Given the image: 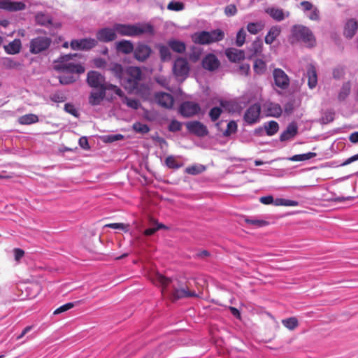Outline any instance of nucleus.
Instances as JSON below:
<instances>
[{
	"label": "nucleus",
	"mask_w": 358,
	"mask_h": 358,
	"mask_svg": "<svg viewBox=\"0 0 358 358\" xmlns=\"http://www.w3.org/2000/svg\"><path fill=\"white\" fill-rule=\"evenodd\" d=\"M152 280L154 284L162 287V294L171 300L197 296L195 292L188 289L184 280L168 278L161 273H157L152 277Z\"/></svg>",
	"instance_id": "1"
},
{
	"label": "nucleus",
	"mask_w": 358,
	"mask_h": 358,
	"mask_svg": "<svg viewBox=\"0 0 358 358\" xmlns=\"http://www.w3.org/2000/svg\"><path fill=\"white\" fill-rule=\"evenodd\" d=\"M86 81L88 85L94 89L106 88L118 96H122V91L120 87L106 82L105 76L96 71H89L87 75Z\"/></svg>",
	"instance_id": "2"
},
{
	"label": "nucleus",
	"mask_w": 358,
	"mask_h": 358,
	"mask_svg": "<svg viewBox=\"0 0 358 358\" xmlns=\"http://www.w3.org/2000/svg\"><path fill=\"white\" fill-rule=\"evenodd\" d=\"M116 32L121 36H138L143 34H151L153 31L152 27L148 23L115 24Z\"/></svg>",
	"instance_id": "3"
},
{
	"label": "nucleus",
	"mask_w": 358,
	"mask_h": 358,
	"mask_svg": "<svg viewBox=\"0 0 358 358\" xmlns=\"http://www.w3.org/2000/svg\"><path fill=\"white\" fill-rule=\"evenodd\" d=\"M141 80L142 72L140 68L129 66L125 69V75L122 77L120 84L129 92H138Z\"/></svg>",
	"instance_id": "4"
},
{
	"label": "nucleus",
	"mask_w": 358,
	"mask_h": 358,
	"mask_svg": "<svg viewBox=\"0 0 358 358\" xmlns=\"http://www.w3.org/2000/svg\"><path fill=\"white\" fill-rule=\"evenodd\" d=\"M78 54H69L61 56L55 65V69L58 71H62L70 73L81 74L85 72L84 66L79 64L72 62V58L76 57Z\"/></svg>",
	"instance_id": "5"
},
{
	"label": "nucleus",
	"mask_w": 358,
	"mask_h": 358,
	"mask_svg": "<svg viewBox=\"0 0 358 358\" xmlns=\"http://www.w3.org/2000/svg\"><path fill=\"white\" fill-rule=\"evenodd\" d=\"M224 37V33L220 29L210 31H201L192 35V40L195 43L207 45L222 41Z\"/></svg>",
	"instance_id": "6"
},
{
	"label": "nucleus",
	"mask_w": 358,
	"mask_h": 358,
	"mask_svg": "<svg viewBox=\"0 0 358 358\" xmlns=\"http://www.w3.org/2000/svg\"><path fill=\"white\" fill-rule=\"evenodd\" d=\"M292 35L297 41H302L308 47L315 45V38L309 28L303 25H295L292 28Z\"/></svg>",
	"instance_id": "7"
},
{
	"label": "nucleus",
	"mask_w": 358,
	"mask_h": 358,
	"mask_svg": "<svg viewBox=\"0 0 358 358\" xmlns=\"http://www.w3.org/2000/svg\"><path fill=\"white\" fill-rule=\"evenodd\" d=\"M52 43V39L47 36H39L32 38L29 43V51L32 54H39L47 50Z\"/></svg>",
	"instance_id": "8"
},
{
	"label": "nucleus",
	"mask_w": 358,
	"mask_h": 358,
	"mask_svg": "<svg viewBox=\"0 0 358 358\" xmlns=\"http://www.w3.org/2000/svg\"><path fill=\"white\" fill-rule=\"evenodd\" d=\"M97 91L91 92L89 96V103L92 106L100 105L103 99L107 101H113L117 94L113 92L109 91V89L103 88L97 89Z\"/></svg>",
	"instance_id": "9"
},
{
	"label": "nucleus",
	"mask_w": 358,
	"mask_h": 358,
	"mask_svg": "<svg viewBox=\"0 0 358 358\" xmlns=\"http://www.w3.org/2000/svg\"><path fill=\"white\" fill-rule=\"evenodd\" d=\"M274 85L276 87L285 90L290 85V79L287 74L280 68H275L272 73Z\"/></svg>",
	"instance_id": "10"
},
{
	"label": "nucleus",
	"mask_w": 358,
	"mask_h": 358,
	"mask_svg": "<svg viewBox=\"0 0 358 358\" xmlns=\"http://www.w3.org/2000/svg\"><path fill=\"white\" fill-rule=\"evenodd\" d=\"M201 110L199 103L194 101H184L179 108L180 114L185 117H190L197 115Z\"/></svg>",
	"instance_id": "11"
},
{
	"label": "nucleus",
	"mask_w": 358,
	"mask_h": 358,
	"mask_svg": "<svg viewBox=\"0 0 358 358\" xmlns=\"http://www.w3.org/2000/svg\"><path fill=\"white\" fill-rule=\"evenodd\" d=\"M189 67L185 59L178 58L173 64V71L178 78L185 79L189 73Z\"/></svg>",
	"instance_id": "12"
},
{
	"label": "nucleus",
	"mask_w": 358,
	"mask_h": 358,
	"mask_svg": "<svg viewBox=\"0 0 358 358\" xmlns=\"http://www.w3.org/2000/svg\"><path fill=\"white\" fill-rule=\"evenodd\" d=\"M97 44V41L94 38H83L80 40H73L71 42V48L74 50H87Z\"/></svg>",
	"instance_id": "13"
},
{
	"label": "nucleus",
	"mask_w": 358,
	"mask_h": 358,
	"mask_svg": "<svg viewBox=\"0 0 358 358\" xmlns=\"http://www.w3.org/2000/svg\"><path fill=\"white\" fill-rule=\"evenodd\" d=\"M186 127L190 133L197 136H205L208 133L207 127L199 121L188 122L186 123Z\"/></svg>",
	"instance_id": "14"
},
{
	"label": "nucleus",
	"mask_w": 358,
	"mask_h": 358,
	"mask_svg": "<svg viewBox=\"0 0 358 358\" xmlns=\"http://www.w3.org/2000/svg\"><path fill=\"white\" fill-rule=\"evenodd\" d=\"M115 25L113 28L105 27L99 29L96 34L97 40L104 43L114 41L117 38Z\"/></svg>",
	"instance_id": "15"
},
{
	"label": "nucleus",
	"mask_w": 358,
	"mask_h": 358,
	"mask_svg": "<svg viewBox=\"0 0 358 358\" xmlns=\"http://www.w3.org/2000/svg\"><path fill=\"white\" fill-rule=\"evenodd\" d=\"M261 107L259 104L255 103L250 106L244 115V120L248 124H254L259 119Z\"/></svg>",
	"instance_id": "16"
},
{
	"label": "nucleus",
	"mask_w": 358,
	"mask_h": 358,
	"mask_svg": "<svg viewBox=\"0 0 358 358\" xmlns=\"http://www.w3.org/2000/svg\"><path fill=\"white\" fill-rule=\"evenodd\" d=\"M25 4L21 1H12L11 0H0V9L7 11H19L25 9Z\"/></svg>",
	"instance_id": "17"
},
{
	"label": "nucleus",
	"mask_w": 358,
	"mask_h": 358,
	"mask_svg": "<svg viewBox=\"0 0 358 358\" xmlns=\"http://www.w3.org/2000/svg\"><path fill=\"white\" fill-rule=\"evenodd\" d=\"M155 98L156 102L162 107L171 108L173 105L174 99L169 93L157 92L156 93Z\"/></svg>",
	"instance_id": "18"
},
{
	"label": "nucleus",
	"mask_w": 358,
	"mask_h": 358,
	"mask_svg": "<svg viewBox=\"0 0 358 358\" xmlns=\"http://www.w3.org/2000/svg\"><path fill=\"white\" fill-rule=\"evenodd\" d=\"M134 51L135 58L140 62L145 61L151 53L150 48L144 44H138Z\"/></svg>",
	"instance_id": "19"
},
{
	"label": "nucleus",
	"mask_w": 358,
	"mask_h": 358,
	"mask_svg": "<svg viewBox=\"0 0 358 358\" xmlns=\"http://www.w3.org/2000/svg\"><path fill=\"white\" fill-rule=\"evenodd\" d=\"M204 69L208 71H214L218 68L220 62L213 54L207 55L202 61Z\"/></svg>",
	"instance_id": "20"
},
{
	"label": "nucleus",
	"mask_w": 358,
	"mask_h": 358,
	"mask_svg": "<svg viewBox=\"0 0 358 358\" xmlns=\"http://www.w3.org/2000/svg\"><path fill=\"white\" fill-rule=\"evenodd\" d=\"M225 55L232 62H237L245 58L244 51L234 48H227Z\"/></svg>",
	"instance_id": "21"
},
{
	"label": "nucleus",
	"mask_w": 358,
	"mask_h": 358,
	"mask_svg": "<svg viewBox=\"0 0 358 358\" xmlns=\"http://www.w3.org/2000/svg\"><path fill=\"white\" fill-rule=\"evenodd\" d=\"M358 29V22L355 19L348 20L344 27V35L348 38H352Z\"/></svg>",
	"instance_id": "22"
},
{
	"label": "nucleus",
	"mask_w": 358,
	"mask_h": 358,
	"mask_svg": "<svg viewBox=\"0 0 358 358\" xmlns=\"http://www.w3.org/2000/svg\"><path fill=\"white\" fill-rule=\"evenodd\" d=\"M265 12L276 21H281L285 17L289 16V12L285 13L282 9L275 7H268Z\"/></svg>",
	"instance_id": "23"
},
{
	"label": "nucleus",
	"mask_w": 358,
	"mask_h": 358,
	"mask_svg": "<svg viewBox=\"0 0 358 358\" xmlns=\"http://www.w3.org/2000/svg\"><path fill=\"white\" fill-rule=\"evenodd\" d=\"M264 108L268 116L279 117L282 113L281 106L276 103L266 102L264 104Z\"/></svg>",
	"instance_id": "24"
},
{
	"label": "nucleus",
	"mask_w": 358,
	"mask_h": 358,
	"mask_svg": "<svg viewBox=\"0 0 358 358\" xmlns=\"http://www.w3.org/2000/svg\"><path fill=\"white\" fill-rule=\"evenodd\" d=\"M4 50L6 53L10 55H15L20 52L22 48V43L20 39H15L8 45H4Z\"/></svg>",
	"instance_id": "25"
},
{
	"label": "nucleus",
	"mask_w": 358,
	"mask_h": 358,
	"mask_svg": "<svg viewBox=\"0 0 358 358\" xmlns=\"http://www.w3.org/2000/svg\"><path fill=\"white\" fill-rule=\"evenodd\" d=\"M108 69L114 74V76L120 80V83L121 82L122 77L125 75V69L118 63H110Z\"/></svg>",
	"instance_id": "26"
},
{
	"label": "nucleus",
	"mask_w": 358,
	"mask_h": 358,
	"mask_svg": "<svg viewBox=\"0 0 358 358\" xmlns=\"http://www.w3.org/2000/svg\"><path fill=\"white\" fill-rule=\"evenodd\" d=\"M116 48L118 52L124 54H129L134 50L133 43L127 40H122L117 42L116 43Z\"/></svg>",
	"instance_id": "27"
},
{
	"label": "nucleus",
	"mask_w": 358,
	"mask_h": 358,
	"mask_svg": "<svg viewBox=\"0 0 358 358\" xmlns=\"http://www.w3.org/2000/svg\"><path fill=\"white\" fill-rule=\"evenodd\" d=\"M297 133V127L294 123L289 124L286 130L280 135L281 141H287L293 138Z\"/></svg>",
	"instance_id": "28"
},
{
	"label": "nucleus",
	"mask_w": 358,
	"mask_h": 358,
	"mask_svg": "<svg viewBox=\"0 0 358 358\" xmlns=\"http://www.w3.org/2000/svg\"><path fill=\"white\" fill-rule=\"evenodd\" d=\"M308 85L310 89H314L317 84V72L314 66H310L307 71Z\"/></svg>",
	"instance_id": "29"
},
{
	"label": "nucleus",
	"mask_w": 358,
	"mask_h": 358,
	"mask_svg": "<svg viewBox=\"0 0 358 358\" xmlns=\"http://www.w3.org/2000/svg\"><path fill=\"white\" fill-rule=\"evenodd\" d=\"M280 34V28L278 26L272 27L265 37V42L271 44Z\"/></svg>",
	"instance_id": "30"
},
{
	"label": "nucleus",
	"mask_w": 358,
	"mask_h": 358,
	"mask_svg": "<svg viewBox=\"0 0 358 358\" xmlns=\"http://www.w3.org/2000/svg\"><path fill=\"white\" fill-rule=\"evenodd\" d=\"M35 20L38 24L42 26H48L52 22L50 16L43 12L37 13L35 16Z\"/></svg>",
	"instance_id": "31"
},
{
	"label": "nucleus",
	"mask_w": 358,
	"mask_h": 358,
	"mask_svg": "<svg viewBox=\"0 0 358 358\" xmlns=\"http://www.w3.org/2000/svg\"><path fill=\"white\" fill-rule=\"evenodd\" d=\"M18 122L20 124L27 125L38 122V117L34 114H27L19 117Z\"/></svg>",
	"instance_id": "32"
},
{
	"label": "nucleus",
	"mask_w": 358,
	"mask_h": 358,
	"mask_svg": "<svg viewBox=\"0 0 358 358\" xmlns=\"http://www.w3.org/2000/svg\"><path fill=\"white\" fill-rule=\"evenodd\" d=\"M264 129L268 136H273L275 134L279 129L278 124L275 121H269L265 122Z\"/></svg>",
	"instance_id": "33"
},
{
	"label": "nucleus",
	"mask_w": 358,
	"mask_h": 358,
	"mask_svg": "<svg viewBox=\"0 0 358 358\" xmlns=\"http://www.w3.org/2000/svg\"><path fill=\"white\" fill-rule=\"evenodd\" d=\"M351 90V85L350 82H345L343 84L338 94L339 101H344L350 94Z\"/></svg>",
	"instance_id": "34"
},
{
	"label": "nucleus",
	"mask_w": 358,
	"mask_h": 358,
	"mask_svg": "<svg viewBox=\"0 0 358 358\" xmlns=\"http://www.w3.org/2000/svg\"><path fill=\"white\" fill-rule=\"evenodd\" d=\"M169 46L175 52L182 53L185 50V45L183 42L178 40H171L168 43Z\"/></svg>",
	"instance_id": "35"
},
{
	"label": "nucleus",
	"mask_w": 358,
	"mask_h": 358,
	"mask_svg": "<svg viewBox=\"0 0 358 358\" xmlns=\"http://www.w3.org/2000/svg\"><path fill=\"white\" fill-rule=\"evenodd\" d=\"M262 42L260 40L255 41L252 43L251 46L249 49V50L250 52V53L249 54V57H254L255 55L260 54L262 52Z\"/></svg>",
	"instance_id": "36"
},
{
	"label": "nucleus",
	"mask_w": 358,
	"mask_h": 358,
	"mask_svg": "<svg viewBox=\"0 0 358 358\" xmlns=\"http://www.w3.org/2000/svg\"><path fill=\"white\" fill-rule=\"evenodd\" d=\"M166 165L170 169H177L182 166V163L178 160L175 156H169L165 159Z\"/></svg>",
	"instance_id": "37"
},
{
	"label": "nucleus",
	"mask_w": 358,
	"mask_h": 358,
	"mask_svg": "<svg viewBox=\"0 0 358 358\" xmlns=\"http://www.w3.org/2000/svg\"><path fill=\"white\" fill-rule=\"evenodd\" d=\"M122 102L125 103L128 107L133 108V109H138L140 106V103L138 100L135 99H129L124 95V93L122 92V96H120Z\"/></svg>",
	"instance_id": "38"
},
{
	"label": "nucleus",
	"mask_w": 358,
	"mask_h": 358,
	"mask_svg": "<svg viewBox=\"0 0 358 358\" xmlns=\"http://www.w3.org/2000/svg\"><path fill=\"white\" fill-rule=\"evenodd\" d=\"M264 28L262 22H250L247 26L248 31L252 34H257Z\"/></svg>",
	"instance_id": "39"
},
{
	"label": "nucleus",
	"mask_w": 358,
	"mask_h": 358,
	"mask_svg": "<svg viewBox=\"0 0 358 358\" xmlns=\"http://www.w3.org/2000/svg\"><path fill=\"white\" fill-rule=\"evenodd\" d=\"M132 128L136 133L141 134H145L150 131V128L147 124L139 122L134 123Z\"/></svg>",
	"instance_id": "40"
},
{
	"label": "nucleus",
	"mask_w": 358,
	"mask_h": 358,
	"mask_svg": "<svg viewBox=\"0 0 358 358\" xmlns=\"http://www.w3.org/2000/svg\"><path fill=\"white\" fill-rule=\"evenodd\" d=\"M205 170V167L201 164H195L188 166L185 169V172L191 175H196L202 173Z\"/></svg>",
	"instance_id": "41"
},
{
	"label": "nucleus",
	"mask_w": 358,
	"mask_h": 358,
	"mask_svg": "<svg viewBox=\"0 0 358 358\" xmlns=\"http://www.w3.org/2000/svg\"><path fill=\"white\" fill-rule=\"evenodd\" d=\"M346 68L343 65H338L333 69V77L335 79H341L345 74Z\"/></svg>",
	"instance_id": "42"
},
{
	"label": "nucleus",
	"mask_w": 358,
	"mask_h": 358,
	"mask_svg": "<svg viewBox=\"0 0 358 358\" xmlns=\"http://www.w3.org/2000/svg\"><path fill=\"white\" fill-rule=\"evenodd\" d=\"M266 65L262 59H256L254 64V71L257 74H263L266 71Z\"/></svg>",
	"instance_id": "43"
},
{
	"label": "nucleus",
	"mask_w": 358,
	"mask_h": 358,
	"mask_svg": "<svg viewBox=\"0 0 358 358\" xmlns=\"http://www.w3.org/2000/svg\"><path fill=\"white\" fill-rule=\"evenodd\" d=\"M245 220L247 224L253 225L256 227H262L266 226L268 224V222L265 220L256 218H246Z\"/></svg>",
	"instance_id": "44"
},
{
	"label": "nucleus",
	"mask_w": 358,
	"mask_h": 358,
	"mask_svg": "<svg viewBox=\"0 0 358 358\" xmlns=\"http://www.w3.org/2000/svg\"><path fill=\"white\" fill-rule=\"evenodd\" d=\"M283 325L289 330L294 329L298 326V320L295 317H289L282 321Z\"/></svg>",
	"instance_id": "45"
},
{
	"label": "nucleus",
	"mask_w": 358,
	"mask_h": 358,
	"mask_svg": "<svg viewBox=\"0 0 358 358\" xmlns=\"http://www.w3.org/2000/svg\"><path fill=\"white\" fill-rule=\"evenodd\" d=\"M246 33L243 29H241L236 35V44L238 47H241L245 41Z\"/></svg>",
	"instance_id": "46"
},
{
	"label": "nucleus",
	"mask_w": 358,
	"mask_h": 358,
	"mask_svg": "<svg viewBox=\"0 0 358 358\" xmlns=\"http://www.w3.org/2000/svg\"><path fill=\"white\" fill-rule=\"evenodd\" d=\"M167 8L170 10L180 11L185 8V5L180 1H171L167 6Z\"/></svg>",
	"instance_id": "47"
},
{
	"label": "nucleus",
	"mask_w": 358,
	"mask_h": 358,
	"mask_svg": "<svg viewBox=\"0 0 358 358\" xmlns=\"http://www.w3.org/2000/svg\"><path fill=\"white\" fill-rule=\"evenodd\" d=\"M159 52L162 60L165 61L171 59V52L168 47L161 45L159 47Z\"/></svg>",
	"instance_id": "48"
},
{
	"label": "nucleus",
	"mask_w": 358,
	"mask_h": 358,
	"mask_svg": "<svg viewBox=\"0 0 358 358\" xmlns=\"http://www.w3.org/2000/svg\"><path fill=\"white\" fill-rule=\"evenodd\" d=\"M222 110L219 107L213 108L209 112V116L212 121H216L220 116Z\"/></svg>",
	"instance_id": "49"
},
{
	"label": "nucleus",
	"mask_w": 358,
	"mask_h": 358,
	"mask_svg": "<svg viewBox=\"0 0 358 358\" xmlns=\"http://www.w3.org/2000/svg\"><path fill=\"white\" fill-rule=\"evenodd\" d=\"M75 304L73 303H67L64 305L61 306L60 307L57 308L53 313L54 315H59L60 313H64L72 308H73Z\"/></svg>",
	"instance_id": "50"
},
{
	"label": "nucleus",
	"mask_w": 358,
	"mask_h": 358,
	"mask_svg": "<svg viewBox=\"0 0 358 358\" xmlns=\"http://www.w3.org/2000/svg\"><path fill=\"white\" fill-rule=\"evenodd\" d=\"M237 129V124L235 121H230L227 124V129L224 131V134L225 136H229L231 134H234L236 132Z\"/></svg>",
	"instance_id": "51"
},
{
	"label": "nucleus",
	"mask_w": 358,
	"mask_h": 358,
	"mask_svg": "<svg viewBox=\"0 0 358 358\" xmlns=\"http://www.w3.org/2000/svg\"><path fill=\"white\" fill-rule=\"evenodd\" d=\"M3 64L7 69H15L20 65L18 62L11 58H5Z\"/></svg>",
	"instance_id": "52"
},
{
	"label": "nucleus",
	"mask_w": 358,
	"mask_h": 358,
	"mask_svg": "<svg viewBox=\"0 0 358 358\" xmlns=\"http://www.w3.org/2000/svg\"><path fill=\"white\" fill-rule=\"evenodd\" d=\"M76 78L72 75H63L59 76V82L62 85H69L73 83Z\"/></svg>",
	"instance_id": "53"
},
{
	"label": "nucleus",
	"mask_w": 358,
	"mask_h": 358,
	"mask_svg": "<svg viewBox=\"0 0 358 358\" xmlns=\"http://www.w3.org/2000/svg\"><path fill=\"white\" fill-rule=\"evenodd\" d=\"M93 64L98 69H105L107 67V62L103 58H95L93 60Z\"/></svg>",
	"instance_id": "54"
},
{
	"label": "nucleus",
	"mask_w": 358,
	"mask_h": 358,
	"mask_svg": "<svg viewBox=\"0 0 358 358\" xmlns=\"http://www.w3.org/2000/svg\"><path fill=\"white\" fill-rule=\"evenodd\" d=\"M64 110L66 112H67L69 114H71L72 115H73L75 117L78 116V112L76 108L74 106V105H73L71 103H66L64 105Z\"/></svg>",
	"instance_id": "55"
},
{
	"label": "nucleus",
	"mask_w": 358,
	"mask_h": 358,
	"mask_svg": "<svg viewBox=\"0 0 358 358\" xmlns=\"http://www.w3.org/2000/svg\"><path fill=\"white\" fill-rule=\"evenodd\" d=\"M310 13L309 14L306 13V15L311 20L317 21L320 19L319 10L316 7H314L312 10H310Z\"/></svg>",
	"instance_id": "56"
},
{
	"label": "nucleus",
	"mask_w": 358,
	"mask_h": 358,
	"mask_svg": "<svg viewBox=\"0 0 358 358\" xmlns=\"http://www.w3.org/2000/svg\"><path fill=\"white\" fill-rule=\"evenodd\" d=\"M237 13V8L235 5L234 4H229L227 6H226L224 9V13L227 16H233L235 15Z\"/></svg>",
	"instance_id": "57"
},
{
	"label": "nucleus",
	"mask_w": 358,
	"mask_h": 358,
	"mask_svg": "<svg viewBox=\"0 0 358 358\" xmlns=\"http://www.w3.org/2000/svg\"><path fill=\"white\" fill-rule=\"evenodd\" d=\"M182 124L177 120H172L169 126L171 131H178L181 129Z\"/></svg>",
	"instance_id": "58"
},
{
	"label": "nucleus",
	"mask_w": 358,
	"mask_h": 358,
	"mask_svg": "<svg viewBox=\"0 0 358 358\" xmlns=\"http://www.w3.org/2000/svg\"><path fill=\"white\" fill-rule=\"evenodd\" d=\"M164 227H165L162 224H157V227H151V228H148V229H145L144 231V234L145 236H151V235L154 234L155 233V231H157L158 229H163Z\"/></svg>",
	"instance_id": "59"
},
{
	"label": "nucleus",
	"mask_w": 358,
	"mask_h": 358,
	"mask_svg": "<svg viewBox=\"0 0 358 358\" xmlns=\"http://www.w3.org/2000/svg\"><path fill=\"white\" fill-rule=\"evenodd\" d=\"M300 6L305 13L310 11L314 8L313 5L310 1H302L300 3Z\"/></svg>",
	"instance_id": "60"
},
{
	"label": "nucleus",
	"mask_w": 358,
	"mask_h": 358,
	"mask_svg": "<svg viewBox=\"0 0 358 358\" xmlns=\"http://www.w3.org/2000/svg\"><path fill=\"white\" fill-rule=\"evenodd\" d=\"M106 227L120 230H127V226L122 223H111L106 224Z\"/></svg>",
	"instance_id": "61"
},
{
	"label": "nucleus",
	"mask_w": 358,
	"mask_h": 358,
	"mask_svg": "<svg viewBox=\"0 0 358 358\" xmlns=\"http://www.w3.org/2000/svg\"><path fill=\"white\" fill-rule=\"evenodd\" d=\"M123 138V136L121 134L109 135L106 136V141L108 142H115Z\"/></svg>",
	"instance_id": "62"
},
{
	"label": "nucleus",
	"mask_w": 358,
	"mask_h": 358,
	"mask_svg": "<svg viewBox=\"0 0 358 358\" xmlns=\"http://www.w3.org/2000/svg\"><path fill=\"white\" fill-rule=\"evenodd\" d=\"M79 145L83 149L87 150L90 148L88 140L85 136H83L79 139Z\"/></svg>",
	"instance_id": "63"
},
{
	"label": "nucleus",
	"mask_w": 358,
	"mask_h": 358,
	"mask_svg": "<svg viewBox=\"0 0 358 358\" xmlns=\"http://www.w3.org/2000/svg\"><path fill=\"white\" fill-rule=\"evenodd\" d=\"M259 201L263 204H273V197L272 196H262L259 199Z\"/></svg>",
	"instance_id": "64"
}]
</instances>
